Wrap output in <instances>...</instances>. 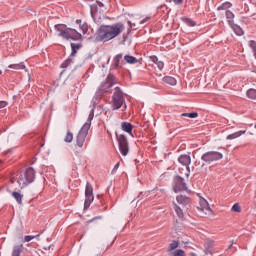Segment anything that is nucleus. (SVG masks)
<instances>
[{
	"instance_id": "46",
	"label": "nucleus",
	"mask_w": 256,
	"mask_h": 256,
	"mask_svg": "<svg viewBox=\"0 0 256 256\" xmlns=\"http://www.w3.org/2000/svg\"><path fill=\"white\" fill-rule=\"evenodd\" d=\"M186 177H189V173L186 174Z\"/></svg>"
},
{
	"instance_id": "5",
	"label": "nucleus",
	"mask_w": 256,
	"mask_h": 256,
	"mask_svg": "<svg viewBox=\"0 0 256 256\" xmlns=\"http://www.w3.org/2000/svg\"><path fill=\"white\" fill-rule=\"evenodd\" d=\"M111 105H112L113 111H117L121 109L123 105H124V109H127V104H125V96H123V91H121L119 87L115 88Z\"/></svg>"
},
{
	"instance_id": "21",
	"label": "nucleus",
	"mask_w": 256,
	"mask_h": 256,
	"mask_svg": "<svg viewBox=\"0 0 256 256\" xmlns=\"http://www.w3.org/2000/svg\"><path fill=\"white\" fill-rule=\"evenodd\" d=\"M230 27L233 29L234 33H236L238 36H241L243 35V28L240 27L239 25L237 24H232L230 25Z\"/></svg>"
},
{
	"instance_id": "19",
	"label": "nucleus",
	"mask_w": 256,
	"mask_h": 256,
	"mask_svg": "<svg viewBox=\"0 0 256 256\" xmlns=\"http://www.w3.org/2000/svg\"><path fill=\"white\" fill-rule=\"evenodd\" d=\"M226 19H227L229 25L235 24L234 23L235 14H233V12H231V10H226Z\"/></svg>"
},
{
	"instance_id": "25",
	"label": "nucleus",
	"mask_w": 256,
	"mask_h": 256,
	"mask_svg": "<svg viewBox=\"0 0 256 256\" xmlns=\"http://www.w3.org/2000/svg\"><path fill=\"white\" fill-rule=\"evenodd\" d=\"M154 63L157 65L158 69L160 71H163V67H165V63H163V61H159L158 57H154L153 58Z\"/></svg>"
},
{
	"instance_id": "17",
	"label": "nucleus",
	"mask_w": 256,
	"mask_h": 256,
	"mask_svg": "<svg viewBox=\"0 0 256 256\" xmlns=\"http://www.w3.org/2000/svg\"><path fill=\"white\" fill-rule=\"evenodd\" d=\"M163 82L166 83L167 85H172V86H175L177 85V79H175L174 77L172 76H165L163 77Z\"/></svg>"
},
{
	"instance_id": "32",
	"label": "nucleus",
	"mask_w": 256,
	"mask_h": 256,
	"mask_svg": "<svg viewBox=\"0 0 256 256\" xmlns=\"http://www.w3.org/2000/svg\"><path fill=\"white\" fill-rule=\"evenodd\" d=\"M177 247H179V243L177 241H173L172 243H170L168 251H175Z\"/></svg>"
},
{
	"instance_id": "29",
	"label": "nucleus",
	"mask_w": 256,
	"mask_h": 256,
	"mask_svg": "<svg viewBox=\"0 0 256 256\" xmlns=\"http://www.w3.org/2000/svg\"><path fill=\"white\" fill-rule=\"evenodd\" d=\"M247 97L249 99H256V89H253V88L249 89L247 91Z\"/></svg>"
},
{
	"instance_id": "2",
	"label": "nucleus",
	"mask_w": 256,
	"mask_h": 256,
	"mask_svg": "<svg viewBox=\"0 0 256 256\" xmlns=\"http://www.w3.org/2000/svg\"><path fill=\"white\" fill-rule=\"evenodd\" d=\"M15 181H17L20 189H25L27 185H31V183L35 181V169L30 167L24 172H21L16 176H12L10 179V183H15Z\"/></svg>"
},
{
	"instance_id": "44",
	"label": "nucleus",
	"mask_w": 256,
	"mask_h": 256,
	"mask_svg": "<svg viewBox=\"0 0 256 256\" xmlns=\"http://www.w3.org/2000/svg\"><path fill=\"white\" fill-rule=\"evenodd\" d=\"M76 22H77V23H81V20H77Z\"/></svg>"
},
{
	"instance_id": "27",
	"label": "nucleus",
	"mask_w": 256,
	"mask_h": 256,
	"mask_svg": "<svg viewBox=\"0 0 256 256\" xmlns=\"http://www.w3.org/2000/svg\"><path fill=\"white\" fill-rule=\"evenodd\" d=\"M8 67H9V69H15L16 71H19V70L25 69V64H23V63L12 64V65H9Z\"/></svg>"
},
{
	"instance_id": "39",
	"label": "nucleus",
	"mask_w": 256,
	"mask_h": 256,
	"mask_svg": "<svg viewBox=\"0 0 256 256\" xmlns=\"http://www.w3.org/2000/svg\"><path fill=\"white\" fill-rule=\"evenodd\" d=\"M81 29H82V33L85 35L87 34V31H89V28H87V24H83L81 26Z\"/></svg>"
},
{
	"instance_id": "23",
	"label": "nucleus",
	"mask_w": 256,
	"mask_h": 256,
	"mask_svg": "<svg viewBox=\"0 0 256 256\" xmlns=\"http://www.w3.org/2000/svg\"><path fill=\"white\" fill-rule=\"evenodd\" d=\"M232 4L230 2H224L220 6H218V11H227V9H231Z\"/></svg>"
},
{
	"instance_id": "24",
	"label": "nucleus",
	"mask_w": 256,
	"mask_h": 256,
	"mask_svg": "<svg viewBox=\"0 0 256 256\" xmlns=\"http://www.w3.org/2000/svg\"><path fill=\"white\" fill-rule=\"evenodd\" d=\"M174 205V211L176 213V215H178V217L180 219H183V210L181 209V207H179L177 204L173 203Z\"/></svg>"
},
{
	"instance_id": "4",
	"label": "nucleus",
	"mask_w": 256,
	"mask_h": 256,
	"mask_svg": "<svg viewBox=\"0 0 256 256\" xmlns=\"http://www.w3.org/2000/svg\"><path fill=\"white\" fill-rule=\"evenodd\" d=\"M93 117H95L94 108L91 110L86 123H84L78 135L76 136V143L78 147H83V145H85V139H87V135H89V129H91V122L93 121Z\"/></svg>"
},
{
	"instance_id": "26",
	"label": "nucleus",
	"mask_w": 256,
	"mask_h": 256,
	"mask_svg": "<svg viewBox=\"0 0 256 256\" xmlns=\"http://www.w3.org/2000/svg\"><path fill=\"white\" fill-rule=\"evenodd\" d=\"M12 196L14 197V199H16L17 203H19V204L23 203V195H21V193L13 192Z\"/></svg>"
},
{
	"instance_id": "1",
	"label": "nucleus",
	"mask_w": 256,
	"mask_h": 256,
	"mask_svg": "<svg viewBox=\"0 0 256 256\" xmlns=\"http://www.w3.org/2000/svg\"><path fill=\"white\" fill-rule=\"evenodd\" d=\"M125 31V24L118 22L108 26H101L96 32L95 41H102L103 43H107V41H111V39H115V37H119Z\"/></svg>"
},
{
	"instance_id": "42",
	"label": "nucleus",
	"mask_w": 256,
	"mask_h": 256,
	"mask_svg": "<svg viewBox=\"0 0 256 256\" xmlns=\"http://www.w3.org/2000/svg\"><path fill=\"white\" fill-rule=\"evenodd\" d=\"M233 247V242L229 245L228 249H231Z\"/></svg>"
},
{
	"instance_id": "20",
	"label": "nucleus",
	"mask_w": 256,
	"mask_h": 256,
	"mask_svg": "<svg viewBox=\"0 0 256 256\" xmlns=\"http://www.w3.org/2000/svg\"><path fill=\"white\" fill-rule=\"evenodd\" d=\"M246 131L245 130H241L232 134H229L227 136L228 140H232V139H237V137H241V135H245Z\"/></svg>"
},
{
	"instance_id": "35",
	"label": "nucleus",
	"mask_w": 256,
	"mask_h": 256,
	"mask_svg": "<svg viewBox=\"0 0 256 256\" xmlns=\"http://www.w3.org/2000/svg\"><path fill=\"white\" fill-rule=\"evenodd\" d=\"M79 47H81L79 44L72 43L71 44V49H72L71 55H75L77 53V49H79Z\"/></svg>"
},
{
	"instance_id": "31",
	"label": "nucleus",
	"mask_w": 256,
	"mask_h": 256,
	"mask_svg": "<svg viewBox=\"0 0 256 256\" xmlns=\"http://www.w3.org/2000/svg\"><path fill=\"white\" fill-rule=\"evenodd\" d=\"M64 141L65 143H71V141H73V133L67 132Z\"/></svg>"
},
{
	"instance_id": "18",
	"label": "nucleus",
	"mask_w": 256,
	"mask_h": 256,
	"mask_svg": "<svg viewBox=\"0 0 256 256\" xmlns=\"http://www.w3.org/2000/svg\"><path fill=\"white\" fill-rule=\"evenodd\" d=\"M21 253H23V244L14 246L11 256H21Z\"/></svg>"
},
{
	"instance_id": "33",
	"label": "nucleus",
	"mask_w": 256,
	"mask_h": 256,
	"mask_svg": "<svg viewBox=\"0 0 256 256\" xmlns=\"http://www.w3.org/2000/svg\"><path fill=\"white\" fill-rule=\"evenodd\" d=\"M128 25H129V28L128 30H131V29H139V25L136 23V22H132V21H128Z\"/></svg>"
},
{
	"instance_id": "36",
	"label": "nucleus",
	"mask_w": 256,
	"mask_h": 256,
	"mask_svg": "<svg viewBox=\"0 0 256 256\" xmlns=\"http://www.w3.org/2000/svg\"><path fill=\"white\" fill-rule=\"evenodd\" d=\"M173 256H185V251H183L182 249H178L173 252Z\"/></svg>"
},
{
	"instance_id": "40",
	"label": "nucleus",
	"mask_w": 256,
	"mask_h": 256,
	"mask_svg": "<svg viewBox=\"0 0 256 256\" xmlns=\"http://www.w3.org/2000/svg\"><path fill=\"white\" fill-rule=\"evenodd\" d=\"M8 103L6 101H0V109H4V107H7Z\"/></svg>"
},
{
	"instance_id": "41",
	"label": "nucleus",
	"mask_w": 256,
	"mask_h": 256,
	"mask_svg": "<svg viewBox=\"0 0 256 256\" xmlns=\"http://www.w3.org/2000/svg\"><path fill=\"white\" fill-rule=\"evenodd\" d=\"M173 2L175 3V5H181V3H183V0H173Z\"/></svg>"
},
{
	"instance_id": "7",
	"label": "nucleus",
	"mask_w": 256,
	"mask_h": 256,
	"mask_svg": "<svg viewBox=\"0 0 256 256\" xmlns=\"http://www.w3.org/2000/svg\"><path fill=\"white\" fill-rule=\"evenodd\" d=\"M105 11H107V7H105V5L103 4V2L97 0L96 4H92L90 6V13H91V17L95 20V19H101V15H103V13H105Z\"/></svg>"
},
{
	"instance_id": "37",
	"label": "nucleus",
	"mask_w": 256,
	"mask_h": 256,
	"mask_svg": "<svg viewBox=\"0 0 256 256\" xmlns=\"http://www.w3.org/2000/svg\"><path fill=\"white\" fill-rule=\"evenodd\" d=\"M151 20V16H146L144 19L140 20L139 25H145Z\"/></svg>"
},
{
	"instance_id": "6",
	"label": "nucleus",
	"mask_w": 256,
	"mask_h": 256,
	"mask_svg": "<svg viewBox=\"0 0 256 256\" xmlns=\"http://www.w3.org/2000/svg\"><path fill=\"white\" fill-rule=\"evenodd\" d=\"M223 159V153L217 151H208L201 156V161L207 165L215 163V161H221Z\"/></svg>"
},
{
	"instance_id": "22",
	"label": "nucleus",
	"mask_w": 256,
	"mask_h": 256,
	"mask_svg": "<svg viewBox=\"0 0 256 256\" xmlns=\"http://www.w3.org/2000/svg\"><path fill=\"white\" fill-rule=\"evenodd\" d=\"M124 60L126 63H129V65H135V63H137V58L131 55H125Z\"/></svg>"
},
{
	"instance_id": "38",
	"label": "nucleus",
	"mask_w": 256,
	"mask_h": 256,
	"mask_svg": "<svg viewBox=\"0 0 256 256\" xmlns=\"http://www.w3.org/2000/svg\"><path fill=\"white\" fill-rule=\"evenodd\" d=\"M35 237H37V236H31V235L25 236L24 241H25V243H29V241H33V239H35Z\"/></svg>"
},
{
	"instance_id": "28",
	"label": "nucleus",
	"mask_w": 256,
	"mask_h": 256,
	"mask_svg": "<svg viewBox=\"0 0 256 256\" xmlns=\"http://www.w3.org/2000/svg\"><path fill=\"white\" fill-rule=\"evenodd\" d=\"M181 117H189L190 119H197V117H199V114L197 112L182 113Z\"/></svg>"
},
{
	"instance_id": "16",
	"label": "nucleus",
	"mask_w": 256,
	"mask_h": 256,
	"mask_svg": "<svg viewBox=\"0 0 256 256\" xmlns=\"http://www.w3.org/2000/svg\"><path fill=\"white\" fill-rule=\"evenodd\" d=\"M176 201H177V203H179V205H182V207H187V205H189V203H190L189 198H187V196H183V195L177 196Z\"/></svg>"
},
{
	"instance_id": "9",
	"label": "nucleus",
	"mask_w": 256,
	"mask_h": 256,
	"mask_svg": "<svg viewBox=\"0 0 256 256\" xmlns=\"http://www.w3.org/2000/svg\"><path fill=\"white\" fill-rule=\"evenodd\" d=\"M85 197L84 209H89L91 203H93V199H95V196H93V186L89 182L86 184Z\"/></svg>"
},
{
	"instance_id": "15",
	"label": "nucleus",
	"mask_w": 256,
	"mask_h": 256,
	"mask_svg": "<svg viewBox=\"0 0 256 256\" xmlns=\"http://www.w3.org/2000/svg\"><path fill=\"white\" fill-rule=\"evenodd\" d=\"M122 131H125L129 135H133V125L129 122H122L121 124Z\"/></svg>"
},
{
	"instance_id": "13",
	"label": "nucleus",
	"mask_w": 256,
	"mask_h": 256,
	"mask_svg": "<svg viewBox=\"0 0 256 256\" xmlns=\"http://www.w3.org/2000/svg\"><path fill=\"white\" fill-rule=\"evenodd\" d=\"M125 62L123 61V53L117 54L112 62V69H119V67H123Z\"/></svg>"
},
{
	"instance_id": "12",
	"label": "nucleus",
	"mask_w": 256,
	"mask_h": 256,
	"mask_svg": "<svg viewBox=\"0 0 256 256\" xmlns=\"http://www.w3.org/2000/svg\"><path fill=\"white\" fill-rule=\"evenodd\" d=\"M198 209L203 211L205 215H213V209H211L209 202L205 198L200 197Z\"/></svg>"
},
{
	"instance_id": "34",
	"label": "nucleus",
	"mask_w": 256,
	"mask_h": 256,
	"mask_svg": "<svg viewBox=\"0 0 256 256\" xmlns=\"http://www.w3.org/2000/svg\"><path fill=\"white\" fill-rule=\"evenodd\" d=\"M231 211H233L234 213H241V206L236 203L232 206Z\"/></svg>"
},
{
	"instance_id": "30",
	"label": "nucleus",
	"mask_w": 256,
	"mask_h": 256,
	"mask_svg": "<svg viewBox=\"0 0 256 256\" xmlns=\"http://www.w3.org/2000/svg\"><path fill=\"white\" fill-rule=\"evenodd\" d=\"M184 21L186 25H188V27H195L197 25V22H195V20L190 18H186Z\"/></svg>"
},
{
	"instance_id": "3",
	"label": "nucleus",
	"mask_w": 256,
	"mask_h": 256,
	"mask_svg": "<svg viewBox=\"0 0 256 256\" xmlns=\"http://www.w3.org/2000/svg\"><path fill=\"white\" fill-rule=\"evenodd\" d=\"M56 35L58 37H62V39H65L66 41H69V39H72L73 41H79L83 36L81 33L77 32L75 29L67 28L65 24H57L54 26Z\"/></svg>"
},
{
	"instance_id": "45",
	"label": "nucleus",
	"mask_w": 256,
	"mask_h": 256,
	"mask_svg": "<svg viewBox=\"0 0 256 256\" xmlns=\"http://www.w3.org/2000/svg\"><path fill=\"white\" fill-rule=\"evenodd\" d=\"M0 75H3V71L0 70Z\"/></svg>"
},
{
	"instance_id": "10",
	"label": "nucleus",
	"mask_w": 256,
	"mask_h": 256,
	"mask_svg": "<svg viewBox=\"0 0 256 256\" xmlns=\"http://www.w3.org/2000/svg\"><path fill=\"white\" fill-rule=\"evenodd\" d=\"M173 190L175 193H179V191H187L185 179H183L181 176H176L174 178Z\"/></svg>"
},
{
	"instance_id": "43",
	"label": "nucleus",
	"mask_w": 256,
	"mask_h": 256,
	"mask_svg": "<svg viewBox=\"0 0 256 256\" xmlns=\"http://www.w3.org/2000/svg\"><path fill=\"white\" fill-rule=\"evenodd\" d=\"M115 169H119V163L115 165Z\"/></svg>"
},
{
	"instance_id": "11",
	"label": "nucleus",
	"mask_w": 256,
	"mask_h": 256,
	"mask_svg": "<svg viewBox=\"0 0 256 256\" xmlns=\"http://www.w3.org/2000/svg\"><path fill=\"white\" fill-rule=\"evenodd\" d=\"M115 83H117V77H115V75L113 74H109L106 82L101 87V91H103L104 93H109V88L114 86Z\"/></svg>"
},
{
	"instance_id": "14",
	"label": "nucleus",
	"mask_w": 256,
	"mask_h": 256,
	"mask_svg": "<svg viewBox=\"0 0 256 256\" xmlns=\"http://www.w3.org/2000/svg\"><path fill=\"white\" fill-rule=\"evenodd\" d=\"M178 162L186 167L188 173H189V165H191V156L187 154H183L178 158Z\"/></svg>"
},
{
	"instance_id": "8",
	"label": "nucleus",
	"mask_w": 256,
	"mask_h": 256,
	"mask_svg": "<svg viewBox=\"0 0 256 256\" xmlns=\"http://www.w3.org/2000/svg\"><path fill=\"white\" fill-rule=\"evenodd\" d=\"M116 136L121 155H123V157H127V155H129V141L127 140V137L122 134H117Z\"/></svg>"
}]
</instances>
